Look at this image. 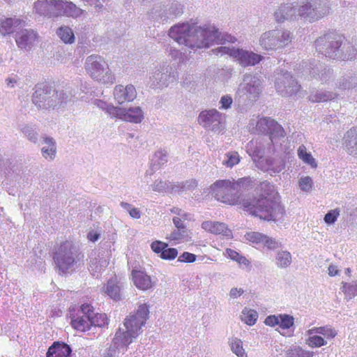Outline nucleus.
I'll list each match as a JSON object with an SVG mask.
<instances>
[{
  "mask_svg": "<svg viewBox=\"0 0 357 357\" xmlns=\"http://www.w3.org/2000/svg\"><path fill=\"white\" fill-rule=\"evenodd\" d=\"M169 36L180 45L192 49L208 48L215 43H234L236 38L229 34H222L212 24L199 25L195 22H185L173 26Z\"/></svg>",
  "mask_w": 357,
  "mask_h": 357,
  "instance_id": "nucleus-1",
  "label": "nucleus"
},
{
  "mask_svg": "<svg viewBox=\"0 0 357 357\" xmlns=\"http://www.w3.org/2000/svg\"><path fill=\"white\" fill-rule=\"evenodd\" d=\"M260 195L252 200H243V206L250 214L267 221H278L284 213L278 193L273 184L267 181L260 183Z\"/></svg>",
  "mask_w": 357,
  "mask_h": 357,
  "instance_id": "nucleus-2",
  "label": "nucleus"
},
{
  "mask_svg": "<svg viewBox=\"0 0 357 357\" xmlns=\"http://www.w3.org/2000/svg\"><path fill=\"white\" fill-rule=\"evenodd\" d=\"M329 11L330 7L324 0H303L280 5L275 11L274 16L278 22L298 17L312 22L322 18Z\"/></svg>",
  "mask_w": 357,
  "mask_h": 357,
  "instance_id": "nucleus-3",
  "label": "nucleus"
},
{
  "mask_svg": "<svg viewBox=\"0 0 357 357\" xmlns=\"http://www.w3.org/2000/svg\"><path fill=\"white\" fill-rule=\"evenodd\" d=\"M91 103L105 111L111 118L119 119L123 121L139 123L144 119V112L139 107L128 109L114 107L108 101L111 98V91H93Z\"/></svg>",
  "mask_w": 357,
  "mask_h": 357,
  "instance_id": "nucleus-4",
  "label": "nucleus"
},
{
  "mask_svg": "<svg viewBox=\"0 0 357 357\" xmlns=\"http://www.w3.org/2000/svg\"><path fill=\"white\" fill-rule=\"evenodd\" d=\"M84 255L69 241L62 243L54 253V260L59 271L68 273L84 264Z\"/></svg>",
  "mask_w": 357,
  "mask_h": 357,
  "instance_id": "nucleus-5",
  "label": "nucleus"
},
{
  "mask_svg": "<svg viewBox=\"0 0 357 357\" xmlns=\"http://www.w3.org/2000/svg\"><path fill=\"white\" fill-rule=\"evenodd\" d=\"M84 69L91 79L100 84H112L115 81V77L107 62L100 55L91 54L87 56Z\"/></svg>",
  "mask_w": 357,
  "mask_h": 357,
  "instance_id": "nucleus-6",
  "label": "nucleus"
},
{
  "mask_svg": "<svg viewBox=\"0 0 357 357\" xmlns=\"http://www.w3.org/2000/svg\"><path fill=\"white\" fill-rule=\"evenodd\" d=\"M293 38L292 33L284 29H273L263 33L259 38L260 47L267 51H275L288 45Z\"/></svg>",
  "mask_w": 357,
  "mask_h": 357,
  "instance_id": "nucleus-7",
  "label": "nucleus"
},
{
  "mask_svg": "<svg viewBox=\"0 0 357 357\" xmlns=\"http://www.w3.org/2000/svg\"><path fill=\"white\" fill-rule=\"evenodd\" d=\"M149 314V306L145 303L140 305L135 314L125 319L123 328L120 327L118 331H121L130 340H132L139 334L142 326L145 324L148 319Z\"/></svg>",
  "mask_w": 357,
  "mask_h": 357,
  "instance_id": "nucleus-8",
  "label": "nucleus"
},
{
  "mask_svg": "<svg viewBox=\"0 0 357 357\" xmlns=\"http://www.w3.org/2000/svg\"><path fill=\"white\" fill-rule=\"evenodd\" d=\"M213 52L217 55H229L236 59L238 63L243 67L255 66L259 63L262 59L261 55L252 51L234 48L230 46H221L213 50Z\"/></svg>",
  "mask_w": 357,
  "mask_h": 357,
  "instance_id": "nucleus-9",
  "label": "nucleus"
},
{
  "mask_svg": "<svg viewBox=\"0 0 357 357\" xmlns=\"http://www.w3.org/2000/svg\"><path fill=\"white\" fill-rule=\"evenodd\" d=\"M197 121L208 132L219 134L225 130V115L215 109L201 112Z\"/></svg>",
  "mask_w": 357,
  "mask_h": 357,
  "instance_id": "nucleus-10",
  "label": "nucleus"
},
{
  "mask_svg": "<svg viewBox=\"0 0 357 357\" xmlns=\"http://www.w3.org/2000/svg\"><path fill=\"white\" fill-rule=\"evenodd\" d=\"M211 190L218 201L230 205L236 204L238 202V193L233 181H217L211 186Z\"/></svg>",
  "mask_w": 357,
  "mask_h": 357,
  "instance_id": "nucleus-11",
  "label": "nucleus"
},
{
  "mask_svg": "<svg viewBox=\"0 0 357 357\" xmlns=\"http://www.w3.org/2000/svg\"><path fill=\"white\" fill-rule=\"evenodd\" d=\"M344 38L340 36H325L316 41L317 51L326 57L337 59V54L341 53V48Z\"/></svg>",
  "mask_w": 357,
  "mask_h": 357,
  "instance_id": "nucleus-12",
  "label": "nucleus"
},
{
  "mask_svg": "<svg viewBox=\"0 0 357 357\" xmlns=\"http://www.w3.org/2000/svg\"><path fill=\"white\" fill-rule=\"evenodd\" d=\"M178 77L175 68L167 63L157 67L150 77L152 85L159 88H167L174 82Z\"/></svg>",
  "mask_w": 357,
  "mask_h": 357,
  "instance_id": "nucleus-13",
  "label": "nucleus"
},
{
  "mask_svg": "<svg viewBox=\"0 0 357 357\" xmlns=\"http://www.w3.org/2000/svg\"><path fill=\"white\" fill-rule=\"evenodd\" d=\"M255 124V131L261 133H266L269 135L270 139L273 142V139L277 137H282L284 136V130L283 128L274 119L270 117H263L255 121L252 119L250 126Z\"/></svg>",
  "mask_w": 357,
  "mask_h": 357,
  "instance_id": "nucleus-14",
  "label": "nucleus"
},
{
  "mask_svg": "<svg viewBox=\"0 0 357 357\" xmlns=\"http://www.w3.org/2000/svg\"><path fill=\"white\" fill-rule=\"evenodd\" d=\"M132 342L121 331H118L113 339L111 346L105 349L102 357H119L121 352H124Z\"/></svg>",
  "mask_w": 357,
  "mask_h": 357,
  "instance_id": "nucleus-15",
  "label": "nucleus"
},
{
  "mask_svg": "<svg viewBox=\"0 0 357 357\" xmlns=\"http://www.w3.org/2000/svg\"><path fill=\"white\" fill-rule=\"evenodd\" d=\"M53 92L55 91H35L32 96L33 103L42 109L56 107V100L53 97Z\"/></svg>",
  "mask_w": 357,
  "mask_h": 357,
  "instance_id": "nucleus-16",
  "label": "nucleus"
},
{
  "mask_svg": "<svg viewBox=\"0 0 357 357\" xmlns=\"http://www.w3.org/2000/svg\"><path fill=\"white\" fill-rule=\"evenodd\" d=\"M202 228L207 232L215 235H222L227 238L232 236L231 231L228 228L227 225L223 222L211 220L204 221L202 224Z\"/></svg>",
  "mask_w": 357,
  "mask_h": 357,
  "instance_id": "nucleus-17",
  "label": "nucleus"
},
{
  "mask_svg": "<svg viewBox=\"0 0 357 357\" xmlns=\"http://www.w3.org/2000/svg\"><path fill=\"white\" fill-rule=\"evenodd\" d=\"M37 39V33L32 29H24L17 33L16 43L18 47L30 50Z\"/></svg>",
  "mask_w": 357,
  "mask_h": 357,
  "instance_id": "nucleus-18",
  "label": "nucleus"
},
{
  "mask_svg": "<svg viewBox=\"0 0 357 357\" xmlns=\"http://www.w3.org/2000/svg\"><path fill=\"white\" fill-rule=\"evenodd\" d=\"M132 280L134 285L140 290L146 291L151 289L154 285L150 275L141 270H132Z\"/></svg>",
  "mask_w": 357,
  "mask_h": 357,
  "instance_id": "nucleus-19",
  "label": "nucleus"
},
{
  "mask_svg": "<svg viewBox=\"0 0 357 357\" xmlns=\"http://www.w3.org/2000/svg\"><path fill=\"white\" fill-rule=\"evenodd\" d=\"M257 167L264 172H268L271 174H278L284 169L285 163L280 158H264L259 162Z\"/></svg>",
  "mask_w": 357,
  "mask_h": 357,
  "instance_id": "nucleus-20",
  "label": "nucleus"
},
{
  "mask_svg": "<svg viewBox=\"0 0 357 357\" xmlns=\"http://www.w3.org/2000/svg\"><path fill=\"white\" fill-rule=\"evenodd\" d=\"M90 315L82 312V306L76 316L71 317L72 327L80 332H85L91 329Z\"/></svg>",
  "mask_w": 357,
  "mask_h": 357,
  "instance_id": "nucleus-21",
  "label": "nucleus"
},
{
  "mask_svg": "<svg viewBox=\"0 0 357 357\" xmlns=\"http://www.w3.org/2000/svg\"><path fill=\"white\" fill-rule=\"evenodd\" d=\"M82 312L88 313L90 315L91 327H102L107 324V315L103 313H94L93 307L88 303L82 305Z\"/></svg>",
  "mask_w": 357,
  "mask_h": 357,
  "instance_id": "nucleus-22",
  "label": "nucleus"
},
{
  "mask_svg": "<svg viewBox=\"0 0 357 357\" xmlns=\"http://www.w3.org/2000/svg\"><path fill=\"white\" fill-rule=\"evenodd\" d=\"M108 259L103 255H97L94 253V257H90L89 270L91 273L98 278L102 271L108 266Z\"/></svg>",
  "mask_w": 357,
  "mask_h": 357,
  "instance_id": "nucleus-23",
  "label": "nucleus"
},
{
  "mask_svg": "<svg viewBox=\"0 0 357 357\" xmlns=\"http://www.w3.org/2000/svg\"><path fill=\"white\" fill-rule=\"evenodd\" d=\"M23 22L17 17L0 19V35L6 36L13 33L17 27L22 26Z\"/></svg>",
  "mask_w": 357,
  "mask_h": 357,
  "instance_id": "nucleus-24",
  "label": "nucleus"
},
{
  "mask_svg": "<svg viewBox=\"0 0 357 357\" xmlns=\"http://www.w3.org/2000/svg\"><path fill=\"white\" fill-rule=\"evenodd\" d=\"M245 148L246 152L252 157L257 166L260 160L264 159V147L260 142L252 140L247 144Z\"/></svg>",
  "mask_w": 357,
  "mask_h": 357,
  "instance_id": "nucleus-25",
  "label": "nucleus"
},
{
  "mask_svg": "<svg viewBox=\"0 0 357 357\" xmlns=\"http://www.w3.org/2000/svg\"><path fill=\"white\" fill-rule=\"evenodd\" d=\"M344 144L349 155L357 157V128H353L347 132Z\"/></svg>",
  "mask_w": 357,
  "mask_h": 357,
  "instance_id": "nucleus-26",
  "label": "nucleus"
},
{
  "mask_svg": "<svg viewBox=\"0 0 357 357\" xmlns=\"http://www.w3.org/2000/svg\"><path fill=\"white\" fill-rule=\"evenodd\" d=\"M41 152L43 158L46 160H52L54 159L56 153V145L55 140L50 137H43Z\"/></svg>",
  "mask_w": 357,
  "mask_h": 357,
  "instance_id": "nucleus-27",
  "label": "nucleus"
},
{
  "mask_svg": "<svg viewBox=\"0 0 357 357\" xmlns=\"http://www.w3.org/2000/svg\"><path fill=\"white\" fill-rule=\"evenodd\" d=\"M70 347L63 342H54L47 352V357H68L71 354Z\"/></svg>",
  "mask_w": 357,
  "mask_h": 357,
  "instance_id": "nucleus-28",
  "label": "nucleus"
},
{
  "mask_svg": "<svg viewBox=\"0 0 357 357\" xmlns=\"http://www.w3.org/2000/svg\"><path fill=\"white\" fill-rule=\"evenodd\" d=\"M111 96H114L115 101L123 104L134 100L137 97L136 91H111Z\"/></svg>",
  "mask_w": 357,
  "mask_h": 357,
  "instance_id": "nucleus-29",
  "label": "nucleus"
},
{
  "mask_svg": "<svg viewBox=\"0 0 357 357\" xmlns=\"http://www.w3.org/2000/svg\"><path fill=\"white\" fill-rule=\"evenodd\" d=\"M292 262L291 254L284 250L276 252L275 255V263L279 268H286L291 265Z\"/></svg>",
  "mask_w": 357,
  "mask_h": 357,
  "instance_id": "nucleus-30",
  "label": "nucleus"
},
{
  "mask_svg": "<svg viewBox=\"0 0 357 357\" xmlns=\"http://www.w3.org/2000/svg\"><path fill=\"white\" fill-rule=\"evenodd\" d=\"M56 35L65 44H73L75 41L73 30L68 26L62 25L56 30Z\"/></svg>",
  "mask_w": 357,
  "mask_h": 357,
  "instance_id": "nucleus-31",
  "label": "nucleus"
},
{
  "mask_svg": "<svg viewBox=\"0 0 357 357\" xmlns=\"http://www.w3.org/2000/svg\"><path fill=\"white\" fill-rule=\"evenodd\" d=\"M337 56L339 60H354L357 58V50L351 44L344 40L341 48V53Z\"/></svg>",
  "mask_w": 357,
  "mask_h": 357,
  "instance_id": "nucleus-32",
  "label": "nucleus"
},
{
  "mask_svg": "<svg viewBox=\"0 0 357 357\" xmlns=\"http://www.w3.org/2000/svg\"><path fill=\"white\" fill-rule=\"evenodd\" d=\"M305 334H320L327 339H332L337 335V332L334 328L327 325L324 326L314 327L312 328H310L306 331Z\"/></svg>",
  "mask_w": 357,
  "mask_h": 357,
  "instance_id": "nucleus-33",
  "label": "nucleus"
},
{
  "mask_svg": "<svg viewBox=\"0 0 357 357\" xmlns=\"http://www.w3.org/2000/svg\"><path fill=\"white\" fill-rule=\"evenodd\" d=\"M84 11L78 8L75 3L71 1L64 0L63 16L77 18L83 15Z\"/></svg>",
  "mask_w": 357,
  "mask_h": 357,
  "instance_id": "nucleus-34",
  "label": "nucleus"
},
{
  "mask_svg": "<svg viewBox=\"0 0 357 357\" xmlns=\"http://www.w3.org/2000/svg\"><path fill=\"white\" fill-rule=\"evenodd\" d=\"M341 89H353L357 88V74L349 73L343 76L339 81Z\"/></svg>",
  "mask_w": 357,
  "mask_h": 357,
  "instance_id": "nucleus-35",
  "label": "nucleus"
},
{
  "mask_svg": "<svg viewBox=\"0 0 357 357\" xmlns=\"http://www.w3.org/2000/svg\"><path fill=\"white\" fill-rule=\"evenodd\" d=\"M335 96L331 91H310L308 98L313 102H325L333 99Z\"/></svg>",
  "mask_w": 357,
  "mask_h": 357,
  "instance_id": "nucleus-36",
  "label": "nucleus"
},
{
  "mask_svg": "<svg viewBox=\"0 0 357 357\" xmlns=\"http://www.w3.org/2000/svg\"><path fill=\"white\" fill-rule=\"evenodd\" d=\"M121 287L118 284L116 278H112L107 282L105 292L114 300L120 299Z\"/></svg>",
  "mask_w": 357,
  "mask_h": 357,
  "instance_id": "nucleus-37",
  "label": "nucleus"
},
{
  "mask_svg": "<svg viewBox=\"0 0 357 357\" xmlns=\"http://www.w3.org/2000/svg\"><path fill=\"white\" fill-rule=\"evenodd\" d=\"M21 132L31 142L36 143L38 139V134L35 125L25 123L20 126Z\"/></svg>",
  "mask_w": 357,
  "mask_h": 357,
  "instance_id": "nucleus-38",
  "label": "nucleus"
},
{
  "mask_svg": "<svg viewBox=\"0 0 357 357\" xmlns=\"http://www.w3.org/2000/svg\"><path fill=\"white\" fill-rule=\"evenodd\" d=\"M167 152L165 150H159L155 153L151 160V165L153 171L159 169L167 162Z\"/></svg>",
  "mask_w": 357,
  "mask_h": 357,
  "instance_id": "nucleus-39",
  "label": "nucleus"
},
{
  "mask_svg": "<svg viewBox=\"0 0 357 357\" xmlns=\"http://www.w3.org/2000/svg\"><path fill=\"white\" fill-rule=\"evenodd\" d=\"M228 343L232 352L238 357H248L241 340L237 337H231L229 339Z\"/></svg>",
  "mask_w": 357,
  "mask_h": 357,
  "instance_id": "nucleus-40",
  "label": "nucleus"
},
{
  "mask_svg": "<svg viewBox=\"0 0 357 357\" xmlns=\"http://www.w3.org/2000/svg\"><path fill=\"white\" fill-rule=\"evenodd\" d=\"M277 84L279 88H296L297 86L301 87L298 85V82L293 78L292 75L289 73H285L280 77L278 79Z\"/></svg>",
  "mask_w": 357,
  "mask_h": 357,
  "instance_id": "nucleus-41",
  "label": "nucleus"
},
{
  "mask_svg": "<svg viewBox=\"0 0 357 357\" xmlns=\"http://www.w3.org/2000/svg\"><path fill=\"white\" fill-rule=\"evenodd\" d=\"M261 85L260 78L252 74L245 75L241 84L243 89H257Z\"/></svg>",
  "mask_w": 357,
  "mask_h": 357,
  "instance_id": "nucleus-42",
  "label": "nucleus"
},
{
  "mask_svg": "<svg viewBox=\"0 0 357 357\" xmlns=\"http://www.w3.org/2000/svg\"><path fill=\"white\" fill-rule=\"evenodd\" d=\"M298 158L305 164L310 165L312 168L317 167V165L315 159L312 157L310 152H307L304 145H301L298 149Z\"/></svg>",
  "mask_w": 357,
  "mask_h": 357,
  "instance_id": "nucleus-43",
  "label": "nucleus"
},
{
  "mask_svg": "<svg viewBox=\"0 0 357 357\" xmlns=\"http://www.w3.org/2000/svg\"><path fill=\"white\" fill-rule=\"evenodd\" d=\"M169 15H160L162 22L174 18L183 13V6L178 2H173L167 5Z\"/></svg>",
  "mask_w": 357,
  "mask_h": 357,
  "instance_id": "nucleus-44",
  "label": "nucleus"
},
{
  "mask_svg": "<svg viewBox=\"0 0 357 357\" xmlns=\"http://www.w3.org/2000/svg\"><path fill=\"white\" fill-rule=\"evenodd\" d=\"M286 355L287 357H313L314 352L299 346H292L287 351Z\"/></svg>",
  "mask_w": 357,
  "mask_h": 357,
  "instance_id": "nucleus-45",
  "label": "nucleus"
},
{
  "mask_svg": "<svg viewBox=\"0 0 357 357\" xmlns=\"http://www.w3.org/2000/svg\"><path fill=\"white\" fill-rule=\"evenodd\" d=\"M258 318V313L252 309L244 308L241 314V319L242 321L249 326H252L255 324Z\"/></svg>",
  "mask_w": 357,
  "mask_h": 357,
  "instance_id": "nucleus-46",
  "label": "nucleus"
},
{
  "mask_svg": "<svg viewBox=\"0 0 357 357\" xmlns=\"http://www.w3.org/2000/svg\"><path fill=\"white\" fill-rule=\"evenodd\" d=\"M224 255L230 259L236 261L240 266H248L250 264L249 261L244 256L241 255L231 248H227Z\"/></svg>",
  "mask_w": 357,
  "mask_h": 357,
  "instance_id": "nucleus-47",
  "label": "nucleus"
},
{
  "mask_svg": "<svg viewBox=\"0 0 357 357\" xmlns=\"http://www.w3.org/2000/svg\"><path fill=\"white\" fill-rule=\"evenodd\" d=\"M64 0H50V11L49 17L63 16Z\"/></svg>",
  "mask_w": 357,
  "mask_h": 357,
  "instance_id": "nucleus-48",
  "label": "nucleus"
},
{
  "mask_svg": "<svg viewBox=\"0 0 357 357\" xmlns=\"http://www.w3.org/2000/svg\"><path fill=\"white\" fill-rule=\"evenodd\" d=\"M33 10L36 13L49 17L50 11V0L38 1L34 3Z\"/></svg>",
  "mask_w": 357,
  "mask_h": 357,
  "instance_id": "nucleus-49",
  "label": "nucleus"
},
{
  "mask_svg": "<svg viewBox=\"0 0 357 357\" xmlns=\"http://www.w3.org/2000/svg\"><path fill=\"white\" fill-rule=\"evenodd\" d=\"M172 213L178 215V216L173 218V222L176 229H186L183 220L188 219L187 214L180 208H174L172 210Z\"/></svg>",
  "mask_w": 357,
  "mask_h": 357,
  "instance_id": "nucleus-50",
  "label": "nucleus"
},
{
  "mask_svg": "<svg viewBox=\"0 0 357 357\" xmlns=\"http://www.w3.org/2000/svg\"><path fill=\"white\" fill-rule=\"evenodd\" d=\"M240 156L236 151H230L225 154L222 160V165L227 167L231 168L240 162Z\"/></svg>",
  "mask_w": 357,
  "mask_h": 357,
  "instance_id": "nucleus-51",
  "label": "nucleus"
},
{
  "mask_svg": "<svg viewBox=\"0 0 357 357\" xmlns=\"http://www.w3.org/2000/svg\"><path fill=\"white\" fill-rule=\"evenodd\" d=\"M190 232L187 229H176L170 236L169 239L178 242L188 241L190 238Z\"/></svg>",
  "mask_w": 357,
  "mask_h": 357,
  "instance_id": "nucleus-52",
  "label": "nucleus"
},
{
  "mask_svg": "<svg viewBox=\"0 0 357 357\" xmlns=\"http://www.w3.org/2000/svg\"><path fill=\"white\" fill-rule=\"evenodd\" d=\"M54 99L56 100V106H61L71 100L70 91H55L52 93Z\"/></svg>",
  "mask_w": 357,
  "mask_h": 357,
  "instance_id": "nucleus-53",
  "label": "nucleus"
},
{
  "mask_svg": "<svg viewBox=\"0 0 357 357\" xmlns=\"http://www.w3.org/2000/svg\"><path fill=\"white\" fill-rule=\"evenodd\" d=\"M308 337L306 339V344L311 348L321 347L327 344V342L317 334L307 335Z\"/></svg>",
  "mask_w": 357,
  "mask_h": 357,
  "instance_id": "nucleus-54",
  "label": "nucleus"
},
{
  "mask_svg": "<svg viewBox=\"0 0 357 357\" xmlns=\"http://www.w3.org/2000/svg\"><path fill=\"white\" fill-rule=\"evenodd\" d=\"M294 324V318L287 314H280L279 326L282 329H289Z\"/></svg>",
  "mask_w": 357,
  "mask_h": 357,
  "instance_id": "nucleus-55",
  "label": "nucleus"
},
{
  "mask_svg": "<svg viewBox=\"0 0 357 357\" xmlns=\"http://www.w3.org/2000/svg\"><path fill=\"white\" fill-rule=\"evenodd\" d=\"M245 238L247 241L251 242L252 243L263 245L266 235L259 232L250 231L248 232L245 235Z\"/></svg>",
  "mask_w": 357,
  "mask_h": 357,
  "instance_id": "nucleus-56",
  "label": "nucleus"
},
{
  "mask_svg": "<svg viewBox=\"0 0 357 357\" xmlns=\"http://www.w3.org/2000/svg\"><path fill=\"white\" fill-rule=\"evenodd\" d=\"M300 189L305 192H309L313 187V181L310 176H302L298 182Z\"/></svg>",
  "mask_w": 357,
  "mask_h": 357,
  "instance_id": "nucleus-57",
  "label": "nucleus"
},
{
  "mask_svg": "<svg viewBox=\"0 0 357 357\" xmlns=\"http://www.w3.org/2000/svg\"><path fill=\"white\" fill-rule=\"evenodd\" d=\"M342 290L349 298L354 296L357 293V280L351 284L342 282Z\"/></svg>",
  "mask_w": 357,
  "mask_h": 357,
  "instance_id": "nucleus-58",
  "label": "nucleus"
},
{
  "mask_svg": "<svg viewBox=\"0 0 357 357\" xmlns=\"http://www.w3.org/2000/svg\"><path fill=\"white\" fill-rule=\"evenodd\" d=\"M263 245L266 247L267 249L270 250H275L276 249L280 248L282 246V244L278 240L266 236Z\"/></svg>",
  "mask_w": 357,
  "mask_h": 357,
  "instance_id": "nucleus-59",
  "label": "nucleus"
},
{
  "mask_svg": "<svg viewBox=\"0 0 357 357\" xmlns=\"http://www.w3.org/2000/svg\"><path fill=\"white\" fill-rule=\"evenodd\" d=\"M251 179L249 177H244L238 179L236 182L233 181L237 193L240 190H245L251 185Z\"/></svg>",
  "mask_w": 357,
  "mask_h": 357,
  "instance_id": "nucleus-60",
  "label": "nucleus"
},
{
  "mask_svg": "<svg viewBox=\"0 0 357 357\" xmlns=\"http://www.w3.org/2000/svg\"><path fill=\"white\" fill-rule=\"evenodd\" d=\"M160 15H169L167 5L164 8H155L151 13V17L160 22H163L160 19Z\"/></svg>",
  "mask_w": 357,
  "mask_h": 357,
  "instance_id": "nucleus-61",
  "label": "nucleus"
},
{
  "mask_svg": "<svg viewBox=\"0 0 357 357\" xmlns=\"http://www.w3.org/2000/svg\"><path fill=\"white\" fill-rule=\"evenodd\" d=\"M178 255V251L176 248H166L160 255V257L166 260L175 259Z\"/></svg>",
  "mask_w": 357,
  "mask_h": 357,
  "instance_id": "nucleus-62",
  "label": "nucleus"
},
{
  "mask_svg": "<svg viewBox=\"0 0 357 357\" xmlns=\"http://www.w3.org/2000/svg\"><path fill=\"white\" fill-rule=\"evenodd\" d=\"M340 211L338 208L331 210L328 211L324 217V221L326 223L332 225L337 220V217L340 215Z\"/></svg>",
  "mask_w": 357,
  "mask_h": 357,
  "instance_id": "nucleus-63",
  "label": "nucleus"
},
{
  "mask_svg": "<svg viewBox=\"0 0 357 357\" xmlns=\"http://www.w3.org/2000/svg\"><path fill=\"white\" fill-rule=\"evenodd\" d=\"M169 188V184L162 181V179H157L154 181V183L151 185V189L155 192H163Z\"/></svg>",
  "mask_w": 357,
  "mask_h": 357,
  "instance_id": "nucleus-64",
  "label": "nucleus"
}]
</instances>
